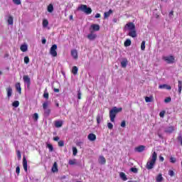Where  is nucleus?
<instances>
[{
	"label": "nucleus",
	"mask_w": 182,
	"mask_h": 182,
	"mask_svg": "<svg viewBox=\"0 0 182 182\" xmlns=\"http://www.w3.org/2000/svg\"><path fill=\"white\" fill-rule=\"evenodd\" d=\"M122 110V107L117 108L114 107L109 111V118L112 123H114V119H116V114H117V113H120Z\"/></svg>",
	"instance_id": "f03ea898"
},
{
	"label": "nucleus",
	"mask_w": 182,
	"mask_h": 182,
	"mask_svg": "<svg viewBox=\"0 0 182 182\" xmlns=\"http://www.w3.org/2000/svg\"><path fill=\"white\" fill-rule=\"evenodd\" d=\"M128 62L129 61H127V58H123V60L121 61L122 68H127Z\"/></svg>",
	"instance_id": "aec40b11"
},
{
	"label": "nucleus",
	"mask_w": 182,
	"mask_h": 182,
	"mask_svg": "<svg viewBox=\"0 0 182 182\" xmlns=\"http://www.w3.org/2000/svg\"><path fill=\"white\" fill-rule=\"evenodd\" d=\"M98 163L100 164H106V158L103 156H100L98 159Z\"/></svg>",
	"instance_id": "4468645a"
},
{
	"label": "nucleus",
	"mask_w": 182,
	"mask_h": 182,
	"mask_svg": "<svg viewBox=\"0 0 182 182\" xmlns=\"http://www.w3.org/2000/svg\"><path fill=\"white\" fill-rule=\"evenodd\" d=\"M63 126V122L62 121H55V127L57 128L62 127Z\"/></svg>",
	"instance_id": "5701e85b"
},
{
	"label": "nucleus",
	"mask_w": 182,
	"mask_h": 182,
	"mask_svg": "<svg viewBox=\"0 0 182 182\" xmlns=\"http://www.w3.org/2000/svg\"><path fill=\"white\" fill-rule=\"evenodd\" d=\"M165 88L167 89V90H171V86L166 85Z\"/></svg>",
	"instance_id": "052dcab7"
},
{
	"label": "nucleus",
	"mask_w": 182,
	"mask_h": 182,
	"mask_svg": "<svg viewBox=\"0 0 182 182\" xmlns=\"http://www.w3.org/2000/svg\"><path fill=\"white\" fill-rule=\"evenodd\" d=\"M44 110V115L48 117L49 116V114H50V109L49 108H47L46 109H43Z\"/></svg>",
	"instance_id": "72a5a7b5"
},
{
	"label": "nucleus",
	"mask_w": 182,
	"mask_h": 182,
	"mask_svg": "<svg viewBox=\"0 0 182 182\" xmlns=\"http://www.w3.org/2000/svg\"><path fill=\"white\" fill-rule=\"evenodd\" d=\"M23 80L24 83H26L27 88L29 89L31 87V78L29 77V75H23Z\"/></svg>",
	"instance_id": "423d86ee"
},
{
	"label": "nucleus",
	"mask_w": 182,
	"mask_h": 182,
	"mask_svg": "<svg viewBox=\"0 0 182 182\" xmlns=\"http://www.w3.org/2000/svg\"><path fill=\"white\" fill-rule=\"evenodd\" d=\"M178 93L179 95H181V90H182V82L181 80H178Z\"/></svg>",
	"instance_id": "393cba45"
},
{
	"label": "nucleus",
	"mask_w": 182,
	"mask_h": 182,
	"mask_svg": "<svg viewBox=\"0 0 182 182\" xmlns=\"http://www.w3.org/2000/svg\"><path fill=\"white\" fill-rule=\"evenodd\" d=\"M164 178H163V174L161 173H159L156 177V182H161Z\"/></svg>",
	"instance_id": "6ab92c4d"
},
{
	"label": "nucleus",
	"mask_w": 182,
	"mask_h": 182,
	"mask_svg": "<svg viewBox=\"0 0 182 182\" xmlns=\"http://www.w3.org/2000/svg\"><path fill=\"white\" fill-rule=\"evenodd\" d=\"M176 161H177V159L175 157L171 156L170 158V162L172 163L173 164H174V163H176Z\"/></svg>",
	"instance_id": "a19ab883"
},
{
	"label": "nucleus",
	"mask_w": 182,
	"mask_h": 182,
	"mask_svg": "<svg viewBox=\"0 0 182 182\" xmlns=\"http://www.w3.org/2000/svg\"><path fill=\"white\" fill-rule=\"evenodd\" d=\"M87 39L90 41H95L96 38H97V35L96 33H93V31H90V33L87 36Z\"/></svg>",
	"instance_id": "6e6552de"
},
{
	"label": "nucleus",
	"mask_w": 182,
	"mask_h": 182,
	"mask_svg": "<svg viewBox=\"0 0 182 182\" xmlns=\"http://www.w3.org/2000/svg\"><path fill=\"white\" fill-rule=\"evenodd\" d=\"M15 87L17 92L19 93V95H21V93H22V87H21V82L16 83Z\"/></svg>",
	"instance_id": "f3484780"
},
{
	"label": "nucleus",
	"mask_w": 182,
	"mask_h": 182,
	"mask_svg": "<svg viewBox=\"0 0 182 182\" xmlns=\"http://www.w3.org/2000/svg\"><path fill=\"white\" fill-rule=\"evenodd\" d=\"M119 177L120 178H122V180H123V181H126V180H127V176H126V173H124V172H121L119 173Z\"/></svg>",
	"instance_id": "b1692460"
},
{
	"label": "nucleus",
	"mask_w": 182,
	"mask_h": 182,
	"mask_svg": "<svg viewBox=\"0 0 182 182\" xmlns=\"http://www.w3.org/2000/svg\"><path fill=\"white\" fill-rule=\"evenodd\" d=\"M177 139L178 141H181V144L182 146V136L181 135H178L177 137Z\"/></svg>",
	"instance_id": "4d7b16f0"
},
{
	"label": "nucleus",
	"mask_w": 182,
	"mask_h": 182,
	"mask_svg": "<svg viewBox=\"0 0 182 182\" xmlns=\"http://www.w3.org/2000/svg\"><path fill=\"white\" fill-rule=\"evenodd\" d=\"M33 119L35 120V122H38V119H39V115L38 113H34L33 115Z\"/></svg>",
	"instance_id": "e433bc0d"
},
{
	"label": "nucleus",
	"mask_w": 182,
	"mask_h": 182,
	"mask_svg": "<svg viewBox=\"0 0 182 182\" xmlns=\"http://www.w3.org/2000/svg\"><path fill=\"white\" fill-rule=\"evenodd\" d=\"M165 103H170V102H171V97H166L164 100Z\"/></svg>",
	"instance_id": "8fccbe9b"
},
{
	"label": "nucleus",
	"mask_w": 182,
	"mask_h": 182,
	"mask_svg": "<svg viewBox=\"0 0 182 182\" xmlns=\"http://www.w3.org/2000/svg\"><path fill=\"white\" fill-rule=\"evenodd\" d=\"M125 28H127V29L130 31H134L136 29V25L133 23L132 22L128 23L125 25Z\"/></svg>",
	"instance_id": "0eeeda50"
},
{
	"label": "nucleus",
	"mask_w": 182,
	"mask_h": 182,
	"mask_svg": "<svg viewBox=\"0 0 182 182\" xmlns=\"http://www.w3.org/2000/svg\"><path fill=\"white\" fill-rule=\"evenodd\" d=\"M107 127L108 129H109V130H112V129H113V124H112L111 122H108Z\"/></svg>",
	"instance_id": "49530a36"
},
{
	"label": "nucleus",
	"mask_w": 182,
	"mask_h": 182,
	"mask_svg": "<svg viewBox=\"0 0 182 182\" xmlns=\"http://www.w3.org/2000/svg\"><path fill=\"white\" fill-rule=\"evenodd\" d=\"M16 154L18 160H21L22 159V155L21 154V151L18 150L16 151Z\"/></svg>",
	"instance_id": "ea45409f"
},
{
	"label": "nucleus",
	"mask_w": 182,
	"mask_h": 182,
	"mask_svg": "<svg viewBox=\"0 0 182 182\" xmlns=\"http://www.w3.org/2000/svg\"><path fill=\"white\" fill-rule=\"evenodd\" d=\"M103 120V116H101L100 114H97V124H100V122Z\"/></svg>",
	"instance_id": "c85d7f7f"
},
{
	"label": "nucleus",
	"mask_w": 182,
	"mask_h": 182,
	"mask_svg": "<svg viewBox=\"0 0 182 182\" xmlns=\"http://www.w3.org/2000/svg\"><path fill=\"white\" fill-rule=\"evenodd\" d=\"M145 149H146V146L144 145H141V146L136 147L134 149V151H137V153H141V152L144 151Z\"/></svg>",
	"instance_id": "9b49d317"
},
{
	"label": "nucleus",
	"mask_w": 182,
	"mask_h": 182,
	"mask_svg": "<svg viewBox=\"0 0 182 182\" xmlns=\"http://www.w3.org/2000/svg\"><path fill=\"white\" fill-rule=\"evenodd\" d=\"M47 147L49 149V151H53V146L52 144H48L47 145Z\"/></svg>",
	"instance_id": "37998d69"
},
{
	"label": "nucleus",
	"mask_w": 182,
	"mask_h": 182,
	"mask_svg": "<svg viewBox=\"0 0 182 182\" xmlns=\"http://www.w3.org/2000/svg\"><path fill=\"white\" fill-rule=\"evenodd\" d=\"M54 92L55 93H59V89L58 88H54Z\"/></svg>",
	"instance_id": "338daca9"
},
{
	"label": "nucleus",
	"mask_w": 182,
	"mask_h": 182,
	"mask_svg": "<svg viewBox=\"0 0 182 182\" xmlns=\"http://www.w3.org/2000/svg\"><path fill=\"white\" fill-rule=\"evenodd\" d=\"M166 84L159 85V89H164L166 88Z\"/></svg>",
	"instance_id": "680f3d73"
},
{
	"label": "nucleus",
	"mask_w": 182,
	"mask_h": 182,
	"mask_svg": "<svg viewBox=\"0 0 182 182\" xmlns=\"http://www.w3.org/2000/svg\"><path fill=\"white\" fill-rule=\"evenodd\" d=\"M24 63H26V65L29 63V57L28 56L24 57Z\"/></svg>",
	"instance_id": "a18cd8bd"
},
{
	"label": "nucleus",
	"mask_w": 182,
	"mask_h": 182,
	"mask_svg": "<svg viewBox=\"0 0 182 182\" xmlns=\"http://www.w3.org/2000/svg\"><path fill=\"white\" fill-rule=\"evenodd\" d=\"M58 146L60 147H63V146H65V142L63 141H58Z\"/></svg>",
	"instance_id": "de8ad7c7"
},
{
	"label": "nucleus",
	"mask_w": 182,
	"mask_h": 182,
	"mask_svg": "<svg viewBox=\"0 0 182 182\" xmlns=\"http://www.w3.org/2000/svg\"><path fill=\"white\" fill-rule=\"evenodd\" d=\"M168 175L171 176V177H173L174 176V171L173 170H170L168 171Z\"/></svg>",
	"instance_id": "5fc2aeb1"
},
{
	"label": "nucleus",
	"mask_w": 182,
	"mask_h": 182,
	"mask_svg": "<svg viewBox=\"0 0 182 182\" xmlns=\"http://www.w3.org/2000/svg\"><path fill=\"white\" fill-rule=\"evenodd\" d=\"M77 11H82L87 15H90V14H92V9L90 7H87L86 4H81L78 6Z\"/></svg>",
	"instance_id": "7ed1b4c3"
},
{
	"label": "nucleus",
	"mask_w": 182,
	"mask_h": 182,
	"mask_svg": "<svg viewBox=\"0 0 182 182\" xmlns=\"http://www.w3.org/2000/svg\"><path fill=\"white\" fill-rule=\"evenodd\" d=\"M112 14H113V10H112V9H109L108 11L105 12L104 14L105 19H106L107 18H109V16H110V15H112Z\"/></svg>",
	"instance_id": "412c9836"
},
{
	"label": "nucleus",
	"mask_w": 182,
	"mask_h": 182,
	"mask_svg": "<svg viewBox=\"0 0 182 182\" xmlns=\"http://www.w3.org/2000/svg\"><path fill=\"white\" fill-rule=\"evenodd\" d=\"M124 45L126 48H127V46H130V45H132V41L130 39H127L124 41Z\"/></svg>",
	"instance_id": "cd10ccee"
},
{
	"label": "nucleus",
	"mask_w": 182,
	"mask_h": 182,
	"mask_svg": "<svg viewBox=\"0 0 182 182\" xmlns=\"http://www.w3.org/2000/svg\"><path fill=\"white\" fill-rule=\"evenodd\" d=\"M43 97L45 99H49V92H44Z\"/></svg>",
	"instance_id": "864d4df0"
},
{
	"label": "nucleus",
	"mask_w": 182,
	"mask_h": 182,
	"mask_svg": "<svg viewBox=\"0 0 182 182\" xmlns=\"http://www.w3.org/2000/svg\"><path fill=\"white\" fill-rule=\"evenodd\" d=\"M58 45L53 44L50 48V55L53 56V58H56L58 56Z\"/></svg>",
	"instance_id": "39448f33"
},
{
	"label": "nucleus",
	"mask_w": 182,
	"mask_h": 182,
	"mask_svg": "<svg viewBox=\"0 0 182 182\" xmlns=\"http://www.w3.org/2000/svg\"><path fill=\"white\" fill-rule=\"evenodd\" d=\"M48 12H50V14H52L53 12V5L49 4L47 8Z\"/></svg>",
	"instance_id": "2f4dec72"
},
{
	"label": "nucleus",
	"mask_w": 182,
	"mask_h": 182,
	"mask_svg": "<svg viewBox=\"0 0 182 182\" xmlns=\"http://www.w3.org/2000/svg\"><path fill=\"white\" fill-rule=\"evenodd\" d=\"M157 161V153L154 151L151 157L149 158V160L146 162V168L147 170H152L156 166V161Z\"/></svg>",
	"instance_id": "f257e3e1"
},
{
	"label": "nucleus",
	"mask_w": 182,
	"mask_h": 182,
	"mask_svg": "<svg viewBox=\"0 0 182 182\" xmlns=\"http://www.w3.org/2000/svg\"><path fill=\"white\" fill-rule=\"evenodd\" d=\"M164 114H166V111H161V112L159 113L160 117H164Z\"/></svg>",
	"instance_id": "6e6d98bb"
},
{
	"label": "nucleus",
	"mask_w": 182,
	"mask_h": 182,
	"mask_svg": "<svg viewBox=\"0 0 182 182\" xmlns=\"http://www.w3.org/2000/svg\"><path fill=\"white\" fill-rule=\"evenodd\" d=\"M51 171L53 173H58L59 171V169L58 168V163L54 162Z\"/></svg>",
	"instance_id": "2eb2a0df"
},
{
	"label": "nucleus",
	"mask_w": 182,
	"mask_h": 182,
	"mask_svg": "<svg viewBox=\"0 0 182 182\" xmlns=\"http://www.w3.org/2000/svg\"><path fill=\"white\" fill-rule=\"evenodd\" d=\"M48 106H49V102L46 101L45 102L43 103V109H48Z\"/></svg>",
	"instance_id": "f704fd0d"
},
{
	"label": "nucleus",
	"mask_w": 182,
	"mask_h": 182,
	"mask_svg": "<svg viewBox=\"0 0 182 182\" xmlns=\"http://www.w3.org/2000/svg\"><path fill=\"white\" fill-rule=\"evenodd\" d=\"M128 36H131V38H136L137 37V31H136V29L131 30V31H129Z\"/></svg>",
	"instance_id": "f8f14e48"
},
{
	"label": "nucleus",
	"mask_w": 182,
	"mask_h": 182,
	"mask_svg": "<svg viewBox=\"0 0 182 182\" xmlns=\"http://www.w3.org/2000/svg\"><path fill=\"white\" fill-rule=\"evenodd\" d=\"M43 45H45L46 43V38H43L41 41Z\"/></svg>",
	"instance_id": "0e129e2a"
},
{
	"label": "nucleus",
	"mask_w": 182,
	"mask_h": 182,
	"mask_svg": "<svg viewBox=\"0 0 182 182\" xmlns=\"http://www.w3.org/2000/svg\"><path fill=\"white\" fill-rule=\"evenodd\" d=\"M71 56H73V58L74 59H77L78 56H77V50L76 49H73L71 50Z\"/></svg>",
	"instance_id": "a211bd4d"
},
{
	"label": "nucleus",
	"mask_w": 182,
	"mask_h": 182,
	"mask_svg": "<svg viewBox=\"0 0 182 182\" xmlns=\"http://www.w3.org/2000/svg\"><path fill=\"white\" fill-rule=\"evenodd\" d=\"M145 102L146 103H150V102H153V96L146 97H145Z\"/></svg>",
	"instance_id": "7c9ffc66"
},
{
	"label": "nucleus",
	"mask_w": 182,
	"mask_h": 182,
	"mask_svg": "<svg viewBox=\"0 0 182 182\" xmlns=\"http://www.w3.org/2000/svg\"><path fill=\"white\" fill-rule=\"evenodd\" d=\"M13 2L15 5H21V0H13Z\"/></svg>",
	"instance_id": "09e8293b"
},
{
	"label": "nucleus",
	"mask_w": 182,
	"mask_h": 182,
	"mask_svg": "<svg viewBox=\"0 0 182 182\" xmlns=\"http://www.w3.org/2000/svg\"><path fill=\"white\" fill-rule=\"evenodd\" d=\"M130 171L136 173L139 171V170L137 169V168H131Z\"/></svg>",
	"instance_id": "c03bdc74"
},
{
	"label": "nucleus",
	"mask_w": 182,
	"mask_h": 182,
	"mask_svg": "<svg viewBox=\"0 0 182 182\" xmlns=\"http://www.w3.org/2000/svg\"><path fill=\"white\" fill-rule=\"evenodd\" d=\"M23 166L24 171H26V173H28V161H26V157L25 156L23 157Z\"/></svg>",
	"instance_id": "9d476101"
},
{
	"label": "nucleus",
	"mask_w": 182,
	"mask_h": 182,
	"mask_svg": "<svg viewBox=\"0 0 182 182\" xmlns=\"http://www.w3.org/2000/svg\"><path fill=\"white\" fill-rule=\"evenodd\" d=\"M159 160H160V161H164V157L160 156H159Z\"/></svg>",
	"instance_id": "69168bd1"
},
{
	"label": "nucleus",
	"mask_w": 182,
	"mask_h": 182,
	"mask_svg": "<svg viewBox=\"0 0 182 182\" xmlns=\"http://www.w3.org/2000/svg\"><path fill=\"white\" fill-rule=\"evenodd\" d=\"M163 60L166 62L168 65H171V63H174L176 62V58L173 55H169V56H164L162 58Z\"/></svg>",
	"instance_id": "20e7f679"
},
{
	"label": "nucleus",
	"mask_w": 182,
	"mask_h": 182,
	"mask_svg": "<svg viewBox=\"0 0 182 182\" xmlns=\"http://www.w3.org/2000/svg\"><path fill=\"white\" fill-rule=\"evenodd\" d=\"M13 107H18L19 106V101H14L12 103Z\"/></svg>",
	"instance_id": "58836bf2"
},
{
	"label": "nucleus",
	"mask_w": 182,
	"mask_h": 182,
	"mask_svg": "<svg viewBox=\"0 0 182 182\" xmlns=\"http://www.w3.org/2000/svg\"><path fill=\"white\" fill-rule=\"evenodd\" d=\"M7 22L9 25H14V17H12V16H9Z\"/></svg>",
	"instance_id": "bb28decb"
},
{
	"label": "nucleus",
	"mask_w": 182,
	"mask_h": 182,
	"mask_svg": "<svg viewBox=\"0 0 182 182\" xmlns=\"http://www.w3.org/2000/svg\"><path fill=\"white\" fill-rule=\"evenodd\" d=\"M141 50H144L146 49V41H143L141 44Z\"/></svg>",
	"instance_id": "4c0bfd02"
},
{
	"label": "nucleus",
	"mask_w": 182,
	"mask_h": 182,
	"mask_svg": "<svg viewBox=\"0 0 182 182\" xmlns=\"http://www.w3.org/2000/svg\"><path fill=\"white\" fill-rule=\"evenodd\" d=\"M79 69L76 66H73L72 69V74L73 75H77V71Z\"/></svg>",
	"instance_id": "c756f323"
},
{
	"label": "nucleus",
	"mask_w": 182,
	"mask_h": 182,
	"mask_svg": "<svg viewBox=\"0 0 182 182\" xmlns=\"http://www.w3.org/2000/svg\"><path fill=\"white\" fill-rule=\"evenodd\" d=\"M7 97H11L12 96V87H9L6 88Z\"/></svg>",
	"instance_id": "4be33fe9"
},
{
	"label": "nucleus",
	"mask_w": 182,
	"mask_h": 182,
	"mask_svg": "<svg viewBox=\"0 0 182 182\" xmlns=\"http://www.w3.org/2000/svg\"><path fill=\"white\" fill-rule=\"evenodd\" d=\"M21 52H26L28 50V46L26 44L21 45L20 47Z\"/></svg>",
	"instance_id": "a878e982"
},
{
	"label": "nucleus",
	"mask_w": 182,
	"mask_h": 182,
	"mask_svg": "<svg viewBox=\"0 0 182 182\" xmlns=\"http://www.w3.org/2000/svg\"><path fill=\"white\" fill-rule=\"evenodd\" d=\"M95 18H100V14H95Z\"/></svg>",
	"instance_id": "774afa93"
},
{
	"label": "nucleus",
	"mask_w": 182,
	"mask_h": 182,
	"mask_svg": "<svg viewBox=\"0 0 182 182\" xmlns=\"http://www.w3.org/2000/svg\"><path fill=\"white\" fill-rule=\"evenodd\" d=\"M16 173L17 176H19V173H21V168L19 167V166H16Z\"/></svg>",
	"instance_id": "79ce46f5"
},
{
	"label": "nucleus",
	"mask_w": 182,
	"mask_h": 182,
	"mask_svg": "<svg viewBox=\"0 0 182 182\" xmlns=\"http://www.w3.org/2000/svg\"><path fill=\"white\" fill-rule=\"evenodd\" d=\"M69 164L70 166H73L74 164H76V161L75 160H70L69 161Z\"/></svg>",
	"instance_id": "3c124183"
},
{
	"label": "nucleus",
	"mask_w": 182,
	"mask_h": 182,
	"mask_svg": "<svg viewBox=\"0 0 182 182\" xmlns=\"http://www.w3.org/2000/svg\"><path fill=\"white\" fill-rule=\"evenodd\" d=\"M121 127H126V121H122V122Z\"/></svg>",
	"instance_id": "13d9d810"
},
{
	"label": "nucleus",
	"mask_w": 182,
	"mask_h": 182,
	"mask_svg": "<svg viewBox=\"0 0 182 182\" xmlns=\"http://www.w3.org/2000/svg\"><path fill=\"white\" fill-rule=\"evenodd\" d=\"M77 99H79L80 100V99H82V92H80V90H79L77 92Z\"/></svg>",
	"instance_id": "603ef678"
},
{
	"label": "nucleus",
	"mask_w": 182,
	"mask_h": 182,
	"mask_svg": "<svg viewBox=\"0 0 182 182\" xmlns=\"http://www.w3.org/2000/svg\"><path fill=\"white\" fill-rule=\"evenodd\" d=\"M175 130H176V127H174L173 126H170V127H168L166 129H165L164 132L165 133L171 134V133H173V132H174Z\"/></svg>",
	"instance_id": "1a4fd4ad"
},
{
	"label": "nucleus",
	"mask_w": 182,
	"mask_h": 182,
	"mask_svg": "<svg viewBox=\"0 0 182 182\" xmlns=\"http://www.w3.org/2000/svg\"><path fill=\"white\" fill-rule=\"evenodd\" d=\"M48 25H49V21H48V19H43V27L47 28Z\"/></svg>",
	"instance_id": "473e14b6"
},
{
	"label": "nucleus",
	"mask_w": 182,
	"mask_h": 182,
	"mask_svg": "<svg viewBox=\"0 0 182 182\" xmlns=\"http://www.w3.org/2000/svg\"><path fill=\"white\" fill-rule=\"evenodd\" d=\"M82 144H83V142H82V141H78L76 143V146H77L78 147H80V146H82Z\"/></svg>",
	"instance_id": "bf43d9fd"
},
{
	"label": "nucleus",
	"mask_w": 182,
	"mask_h": 182,
	"mask_svg": "<svg viewBox=\"0 0 182 182\" xmlns=\"http://www.w3.org/2000/svg\"><path fill=\"white\" fill-rule=\"evenodd\" d=\"M91 28L94 31H100V26H99V24H92Z\"/></svg>",
	"instance_id": "dca6fc26"
},
{
	"label": "nucleus",
	"mask_w": 182,
	"mask_h": 182,
	"mask_svg": "<svg viewBox=\"0 0 182 182\" xmlns=\"http://www.w3.org/2000/svg\"><path fill=\"white\" fill-rule=\"evenodd\" d=\"M87 139L88 140H90V141H95V140H96V134L93 133L89 134L87 136Z\"/></svg>",
	"instance_id": "ddd939ff"
},
{
	"label": "nucleus",
	"mask_w": 182,
	"mask_h": 182,
	"mask_svg": "<svg viewBox=\"0 0 182 182\" xmlns=\"http://www.w3.org/2000/svg\"><path fill=\"white\" fill-rule=\"evenodd\" d=\"M73 155L77 156V148L73 146Z\"/></svg>",
	"instance_id": "c9c22d12"
},
{
	"label": "nucleus",
	"mask_w": 182,
	"mask_h": 182,
	"mask_svg": "<svg viewBox=\"0 0 182 182\" xmlns=\"http://www.w3.org/2000/svg\"><path fill=\"white\" fill-rule=\"evenodd\" d=\"M54 141H59V136H55L53 137Z\"/></svg>",
	"instance_id": "e2e57ef3"
}]
</instances>
